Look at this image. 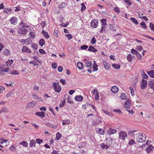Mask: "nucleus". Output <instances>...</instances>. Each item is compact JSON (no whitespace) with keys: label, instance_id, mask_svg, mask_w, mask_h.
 Here are the masks:
<instances>
[{"label":"nucleus","instance_id":"nucleus-1","mask_svg":"<svg viewBox=\"0 0 154 154\" xmlns=\"http://www.w3.org/2000/svg\"><path fill=\"white\" fill-rule=\"evenodd\" d=\"M127 137V133L124 131H121L119 133V137L122 140H125Z\"/></svg>","mask_w":154,"mask_h":154},{"label":"nucleus","instance_id":"nucleus-2","mask_svg":"<svg viewBox=\"0 0 154 154\" xmlns=\"http://www.w3.org/2000/svg\"><path fill=\"white\" fill-rule=\"evenodd\" d=\"M53 87L55 90V91L58 93L60 91L61 89V87L58 83H54Z\"/></svg>","mask_w":154,"mask_h":154},{"label":"nucleus","instance_id":"nucleus-3","mask_svg":"<svg viewBox=\"0 0 154 154\" xmlns=\"http://www.w3.org/2000/svg\"><path fill=\"white\" fill-rule=\"evenodd\" d=\"M98 24V21L96 20H92L91 23V26L93 28H96Z\"/></svg>","mask_w":154,"mask_h":154},{"label":"nucleus","instance_id":"nucleus-4","mask_svg":"<svg viewBox=\"0 0 154 154\" xmlns=\"http://www.w3.org/2000/svg\"><path fill=\"white\" fill-rule=\"evenodd\" d=\"M27 31V30L26 29L19 28L17 32L19 34H25L26 33Z\"/></svg>","mask_w":154,"mask_h":154},{"label":"nucleus","instance_id":"nucleus-5","mask_svg":"<svg viewBox=\"0 0 154 154\" xmlns=\"http://www.w3.org/2000/svg\"><path fill=\"white\" fill-rule=\"evenodd\" d=\"M131 106V103L130 100L128 99V100L125 102L124 105L126 109H129Z\"/></svg>","mask_w":154,"mask_h":154},{"label":"nucleus","instance_id":"nucleus-6","mask_svg":"<svg viewBox=\"0 0 154 154\" xmlns=\"http://www.w3.org/2000/svg\"><path fill=\"white\" fill-rule=\"evenodd\" d=\"M147 82L146 81L142 79L140 87L142 89H145L147 87Z\"/></svg>","mask_w":154,"mask_h":154},{"label":"nucleus","instance_id":"nucleus-7","mask_svg":"<svg viewBox=\"0 0 154 154\" xmlns=\"http://www.w3.org/2000/svg\"><path fill=\"white\" fill-rule=\"evenodd\" d=\"M36 104V103L35 101H32L31 103H28L26 106V108H28L30 107H32Z\"/></svg>","mask_w":154,"mask_h":154},{"label":"nucleus","instance_id":"nucleus-8","mask_svg":"<svg viewBox=\"0 0 154 154\" xmlns=\"http://www.w3.org/2000/svg\"><path fill=\"white\" fill-rule=\"evenodd\" d=\"M22 50L23 52L28 53H31V50L27 47L25 46H24L23 47V48L22 49Z\"/></svg>","mask_w":154,"mask_h":154},{"label":"nucleus","instance_id":"nucleus-9","mask_svg":"<svg viewBox=\"0 0 154 154\" xmlns=\"http://www.w3.org/2000/svg\"><path fill=\"white\" fill-rule=\"evenodd\" d=\"M45 113L44 111L37 112L35 113V114L36 115H37L39 116H40L42 118H44L45 117Z\"/></svg>","mask_w":154,"mask_h":154},{"label":"nucleus","instance_id":"nucleus-10","mask_svg":"<svg viewBox=\"0 0 154 154\" xmlns=\"http://www.w3.org/2000/svg\"><path fill=\"white\" fill-rule=\"evenodd\" d=\"M111 90L112 92L115 93L118 91L119 89L116 86H114L112 87Z\"/></svg>","mask_w":154,"mask_h":154},{"label":"nucleus","instance_id":"nucleus-11","mask_svg":"<svg viewBox=\"0 0 154 154\" xmlns=\"http://www.w3.org/2000/svg\"><path fill=\"white\" fill-rule=\"evenodd\" d=\"M17 19L16 17H12L10 20V21L11 24L15 25L17 23Z\"/></svg>","mask_w":154,"mask_h":154},{"label":"nucleus","instance_id":"nucleus-12","mask_svg":"<svg viewBox=\"0 0 154 154\" xmlns=\"http://www.w3.org/2000/svg\"><path fill=\"white\" fill-rule=\"evenodd\" d=\"M88 51H91L93 52H95L97 51V50L94 47L90 45Z\"/></svg>","mask_w":154,"mask_h":154},{"label":"nucleus","instance_id":"nucleus-13","mask_svg":"<svg viewBox=\"0 0 154 154\" xmlns=\"http://www.w3.org/2000/svg\"><path fill=\"white\" fill-rule=\"evenodd\" d=\"M91 105L88 103H86L85 104H84L82 106V108L83 109L85 110L87 108H91Z\"/></svg>","mask_w":154,"mask_h":154},{"label":"nucleus","instance_id":"nucleus-14","mask_svg":"<svg viewBox=\"0 0 154 154\" xmlns=\"http://www.w3.org/2000/svg\"><path fill=\"white\" fill-rule=\"evenodd\" d=\"M103 64H104V66L105 68L107 69H109L110 67V65L107 63V62L106 61H104L103 62Z\"/></svg>","mask_w":154,"mask_h":154},{"label":"nucleus","instance_id":"nucleus-15","mask_svg":"<svg viewBox=\"0 0 154 154\" xmlns=\"http://www.w3.org/2000/svg\"><path fill=\"white\" fill-rule=\"evenodd\" d=\"M147 73L151 77L154 78V70H152L147 72Z\"/></svg>","mask_w":154,"mask_h":154},{"label":"nucleus","instance_id":"nucleus-16","mask_svg":"<svg viewBox=\"0 0 154 154\" xmlns=\"http://www.w3.org/2000/svg\"><path fill=\"white\" fill-rule=\"evenodd\" d=\"M92 93L94 96H99V93L97 89H95L92 91Z\"/></svg>","mask_w":154,"mask_h":154},{"label":"nucleus","instance_id":"nucleus-17","mask_svg":"<svg viewBox=\"0 0 154 154\" xmlns=\"http://www.w3.org/2000/svg\"><path fill=\"white\" fill-rule=\"evenodd\" d=\"M10 53V51L8 49H6L4 50L3 51L2 54L4 55H5L7 56Z\"/></svg>","mask_w":154,"mask_h":154},{"label":"nucleus","instance_id":"nucleus-18","mask_svg":"<svg viewBox=\"0 0 154 154\" xmlns=\"http://www.w3.org/2000/svg\"><path fill=\"white\" fill-rule=\"evenodd\" d=\"M11 11V9L10 8H5L4 10V12L7 14L10 13Z\"/></svg>","mask_w":154,"mask_h":154},{"label":"nucleus","instance_id":"nucleus-19","mask_svg":"<svg viewBox=\"0 0 154 154\" xmlns=\"http://www.w3.org/2000/svg\"><path fill=\"white\" fill-rule=\"evenodd\" d=\"M97 131L100 134L103 135L104 134V131L103 129L97 128Z\"/></svg>","mask_w":154,"mask_h":154},{"label":"nucleus","instance_id":"nucleus-20","mask_svg":"<svg viewBox=\"0 0 154 154\" xmlns=\"http://www.w3.org/2000/svg\"><path fill=\"white\" fill-rule=\"evenodd\" d=\"M149 86L152 89L154 88V81H150L148 84Z\"/></svg>","mask_w":154,"mask_h":154},{"label":"nucleus","instance_id":"nucleus-21","mask_svg":"<svg viewBox=\"0 0 154 154\" xmlns=\"http://www.w3.org/2000/svg\"><path fill=\"white\" fill-rule=\"evenodd\" d=\"M8 110L6 107H4L0 111V113L4 112H8Z\"/></svg>","mask_w":154,"mask_h":154},{"label":"nucleus","instance_id":"nucleus-22","mask_svg":"<svg viewBox=\"0 0 154 154\" xmlns=\"http://www.w3.org/2000/svg\"><path fill=\"white\" fill-rule=\"evenodd\" d=\"M77 66L79 69H81L83 66V64L80 62H78L77 63Z\"/></svg>","mask_w":154,"mask_h":154},{"label":"nucleus","instance_id":"nucleus-23","mask_svg":"<svg viewBox=\"0 0 154 154\" xmlns=\"http://www.w3.org/2000/svg\"><path fill=\"white\" fill-rule=\"evenodd\" d=\"M66 103V100L64 99L63 101L60 102L59 105V107L62 108L65 105Z\"/></svg>","mask_w":154,"mask_h":154},{"label":"nucleus","instance_id":"nucleus-24","mask_svg":"<svg viewBox=\"0 0 154 154\" xmlns=\"http://www.w3.org/2000/svg\"><path fill=\"white\" fill-rule=\"evenodd\" d=\"M112 66L116 69H119L120 68V66L119 64H112Z\"/></svg>","mask_w":154,"mask_h":154},{"label":"nucleus","instance_id":"nucleus-25","mask_svg":"<svg viewBox=\"0 0 154 154\" xmlns=\"http://www.w3.org/2000/svg\"><path fill=\"white\" fill-rule=\"evenodd\" d=\"M116 131L114 129H110L109 130V134H113L116 133Z\"/></svg>","mask_w":154,"mask_h":154},{"label":"nucleus","instance_id":"nucleus-26","mask_svg":"<svg viewBox=\"0 0 154 154\" xmlns=\"http://www.w3.org/2000/svg\"><path fill=\"white\" fill-rule=\"evenodd\" d=\"M142 76L144 79H147L148 77L147 75L143 72V71H142L141 73Z\"/></svg>","mask_w":154,"mask_h":154},{"label":"nucleus","instance_id":"nucleus-27","mask_svg":"<svg viewBox=\"0 0 154 154\" xmlns=\"http://www.w3.org/2000/svg\"><path fill=\"white\" fill-rule=\"evenodd\" d=\"M146 136H145V138L143 139V137H142L140 138V139H138V140H137V139H136V140L137 142H144V141H145L146 140Z\"/></svg>","mask_w":154,"mask_h":154},{"label":"nucleus","instance_id":"nucleus-28","mask_svg":"<svg viewBox=\"0 0 154 154\" xmlns=\"http://www.w3.org/2000/svg\"><path fill=\"white\" fill-rule=\"evenodd\" d=\"M103 112L109 115V116H113V114L111 112H109L107 110H103Z\"/></svg>","mask_w":154,"mask_h":154},{"label":"nucleus","instance_id":"nucleus-29","mask_svg":"<svg viewBox=\"0 0 154 154\" xmlns=\"http://www.w3.org/2000/svg\"><path fill=\"white\" fill-rule=\"evenodd\" d=\"M36 144V142L35 141L33 140H31L29 143V145L30 146H34Z\"/></svg>","mask_w":154,"mask_h":154},{"label":"nucleus","instance_id":"nucleus-30","mask_svg":"<svg viewBox=\"0 0 154 154\" xmlns=\"http://www.w3.org/2000/svg\"><path fill=\"white\" fill-rule=\"evenodd\" d=\"M31 47L34 50H36L38 48V46L36 44H35L34 43H32Z\"/></svg>","mask_w":154,"mask_h":154},{"label":"nucleus","instance_id":"nucleus-31","mask_svg":"<svg viewBox=\"0 0 154 154\" xmlns=\"http://www.w3.org/2000/svg\"><path fill=\"white\" fill-rule=\"evenodd\" d=\"M46 125L47 126L53 128H55L57 127L56 125H53L49 123H46Z\"/></svg>","mask_w":154,"mask_h":154},{"label":"nucleus","instance_id":"nucleus-32","mask_svg":"<svg viewBox=\"0 0 154 154\" xmlns=\"http://www.w3.org/2000/svg\"><path fill=\"white\" fill-rule=\"evenodd\" d=\"M45 44V42L44 39H41L39 41V44L41 46H42Z\"/></svg>","mask_w":154,"mask_h":154},{"label":"nucleus","instance_id":"nucleus-33","mask_svg":"<svg viewBox=\"0 0 154 154\" xmlns=\"http://www.w3.org/2000/svg\"><path fill=\"white\" fill-rule=\"evenodd\" d=\"M86 66L87 67H90L91 68H92V67H91V66H92V63L90 61H87L85 63Z\"/></svg>","mask_w":154,"mask_h":154},{"label":"nucleus","instance_id":"nucleus-34","mask_svg":"<svg viewBox=\"0 0 154 154\" xmlns=\"http://www.w3.org/2000/svg\"><path fill=\"white\" fill-rule=\"evenodd\" d=\"M153 149V146L151 145L149 146L147 148L146 150L147 152H149L150 150H152Z\"/></svg>","mask_w":154,"mask_h":154},{"label":"nucleus","instance_id":"nucleus-35","mask_svg":"<svg viewBox=\"0 0 154 154\" xmlns=\"http://www.w3.org/2000/svg\"><path fill=\"white\" fill-rule=\"evenodd\" d=\"M61 134L59 132L57 133L56 136V139L57 140H59L61 137Z\"/></svg>","mask_w":154,"mask_h":154},{"label":"nucleus","instance_id":"nucleus-36","mask_svg":"<svg viewBox=\"0 0 154 154\" xmlns=\"http://www.w3.org/2000/svg\"><path fill=\"white\" fill-rule=\"evenodd\" d=\"M75 99L77 101H81L83 100V97H75Z\"/></svg>","mask_w":154,"mask_h":154},{"label":"nucleus","instance_id":"nucleus-37","mask_svg":"<svg viewBox=\"0 0 154 154\" xmlns=\"http://www.w3.org/2000/svg\"><path fill=\"white\" fill-rule=\"evenodd\" d=\"M13 62V61L12 60H9L8 61H6V64L8 66L10 65Z\"/></svg>","mask_w":154,"mask_h":154},{"label":"nucleus","instance_id":"nucleus-38","mask_svg":"<svg viewBox=\"0 0 154 154\" xmlns=\"http://www.w3.org/2000/svg\"><path fill=\"white\" fill-rule=\"evenodd\" d=\"M100 21L101 23H102V26H105V25L107 24L106 23V19H102L100 20Z\"/></svg>","mask_w":154,"mask_h":154},{"label":"nucleus","instance_id":"nucleus-39","mask_svg":"<svg viewBox=\"0 0 154 154\" xmlns=\"http://www.w3.org/2000/svg\"><path fill=\"white\" fill-rule=\"evenodd\" d=\"M131 53L133 54H135L136 55L137 54V53H138L137 50H135L133 48L131 49Z\"/></svg>","mask_w":154,"mask_h":154},{"label":"nucleus","instance_id":"nucleus-40","mask_svg":"<svg viewBox=\"0 0 154 154\" xmlns=\"http://www.w3.org/2000/svg\"><path fill=\"white\" fill-rule=\"evenodd\" d=\"M20 144L22 145L25 147H27L28 146V143L25 141H23L22 142L20 143Z\"/></svg>","mask_w":154,"mask_h":154},{"label":"nucleus","instance_id":"nucleus-41","mask_svg":"<svg viewBox=\"0 0 154 154\" xmlns=\"http://www.w3.org/2000/svg\"><path fill=\"white\" fill-rule=\"evenodd\" d=\"M130 20H131L136 24H137L139 23L137 20H136L135 18L131 17L130 18Z\"/></svg>","mask_w":154,"mask_h":154},{"label":"nucleus","instance_id":"nucleus-42","mask_svg":"<svg viewBox=\"0 0 154 154\" xmlns=\"http://www.w3.org/2000/svg\"><path fill=\"white\" fill-rule=\"evenodd\" d=\"M101 119L100 118H98L97 119L96 121L94 123L96 125H97L99 124L101 122Z\"/></svg>","mask_w":154,"mask_h":154},{"label":"nucleus","instance_id":"nucleus-43","mask_svg":"<svg viewBox=\"0 0 154 154\" xmlns=\"http://www.w3.org/2000/svg\"><path fill=\"white\" fill-rule=\"evenodd\" d=\"M70 120H64L63 121V125L68 124L70 123Z\"/></svg>","mask_w":154,"mask_h":154},{"label":"nucleus","instance_id":"nucleus-44","mask_svg":"<svg viewBox=\"0 0 154 154\" xmlns=\"http://www.w3.org/2000/svg\"><path fill=\"white\" fill-rule=\"evenodd\" d=\"M65 3L64 2H63L60 4L59 5V7L60 8H63L65 7Z\"/></svg>","mask_w":154,"mask_h":154},{"label":"nucleus","instance_id":"nucleus-45","mask_svg":"<svg viewBox=\"0 0 154 154\" xmlns=\"http://www.w3.org/2000/svg\"><path fill=\"white\" fill-rule=\"evenodd\" d=\"M127 59L129 62H131L132 61V59L131 57V54H129L127 55Z\"/></svg>","mask_w":154,"mask_h":154},{"label":"nucleus","instance_id":"nucleus-46","mask_svg":"<svg viewBox=\"0 0 154 154\" xmlns=\"http://www.w3.org/2000/svg\"><path fill=\"white\" fill-rule=\"evenodd\" d=\"M81 11H84L86 8V7L84 5V3H82L81 4Z\"/></svg>","mask_w":154,"mask_h":154},{"label":"nucleus","instance_id":"nucleus-47","mask_svg":"<svg viewBox=\"0 0 154 154\" xmlns=\"http://www.w3.org/2000/svg\"><path fill=\"white\" fill-rule=\"evenodd\" d=\"M96 41V40L95 38L93 37L91 41V43L92 45H93L95 43Z\"/></svg>","mask_w":154,"mask_h":154},{"label":"nucleus","instance_id":"nucleus-48","mask_svg":"<svg viewBox=\"0 0 154 154\" xmlns=\"http://www.w3.org/2000/svg\"><path fill=\"white\" fill-rule=\"evenodd\" d=\"M88 48V46L86 45H83L81 47V49L82 50H86Z\"/></svg>","mask_w":154,"mask_h":154},{"label":"nucleus","instance_id":"nucleus-49","mask_svg":"<svg viewBox=\"0 0 154 154\" xmlns=\"http://www.w3.org/2000/svg\"><path fill=\"white\" fill-rule=\"evenodd\" d=\"M11 73V74L14 75L19 74V73L17 70H12Z\"/></svg>","mask_w":154,"mask_h":154},{"label":"nucleus","instance_id":"nucleus-50","mask_svg":"<svg viewBox=\"0 0 154 154\" xmlns=\"http://www.w3.org/2000/svg\"><path fill=\"white\" fill-rule=\"evenodd\" d=\"M140 25L142 27L145 29L147 28L146 27V25L144 22H142L140 23Z\"/></svg>","mask_w":154,"mask_h":154},{"label":"nucleus","instance_id":"nucleus-51","mask_svg":"<svg viewBox=\"0 0 154 154\" xmlns=\"http://www.w3.org/2000/svg\"><path fill=\"white\" fill-rule=\"evenodd\" d=\"M62 23L61 24V26L63 27H66L69 24V22L67 21L66 23L65 24L64 23L61 22Z\"/></svg>","mask_w":154,"mask_h":154},{"label":"nucleus","instance_id":"nucleus-52","mask_svg":"<svg viewBox=\"0 0 154 154\" xmlns=\"http://www.w3.org/2000/svg\"><path fill=\"white\" fill-rule=\"evenodd\" d=\"M113 111L118 113L119 114H121L122 113L121 111L119 109H114L113 110Z\"/></svg>","mask_w":154,"mask_h":154},{"label":"nucleus","instance_id":"nucleus-53","mask_svg":"<svg viewBox=\"0 0 154 154\" xmlns=\"http://www.w3.org/2000/svg\"><path fill=\"white\" fill-rule=\"evenodd\" d=\"M138 59L141 60L142 58V56L139 53H137V54L136 55Z\"/></svg>","mask_w":154,"mask_h":154},{"label":"nucleus","instance_id":"nucleus-54","mask_svg":"<svg viewBox=\"0 0 154 154\" xmlns=\"http://www.w3.org/2000/svg\"><path fill=\"white\" fill-rule=\"evenodd\" d=\"M67 102L70 104H72L73 103L72 100L71 99V97H69L68 98Z\"/></svg>","mask_w":154,"mask_h":154},{"label":"nucleus","instance_id":"nucleus-55","mask_svg":"<svg viewBox=\"0 0 154 154\" xmlns=\"http://www.w3.org/2000/svg\"><path fill=\"white\" fill-rule=\"evenodd\" d=\"M135 143V141L133 139H131L129 141L128 144L131 145Z\"/></svg>","mask_w":154,"mask_h":154},{"label":"nucleus","instance_id":"nucleus-56","mask_svg":"<svg viewBox=\"0 0 154 154\" xmlns=\"http://www.w3.org/2000/svg\"><path fill=\"white\" fill-rule=\"evenodd\" d=\"M114 10L117 13H119L120 12V10H119V8L118 7H115L114 8Z\"/></svg>","mask_w":154,"mask_h":154},{"label":"nucleus","instance_id":"nucleus-57","mask_svg":"<svg viewBox=\"0 0 154 154\" xmlns=\"http://www.w3.org/2000/svg\"><path fill=\"white\" fill-rule=\"evenodd\" d=\"M29 63L32 64L34 65V66H38V64L37 62L35 61H30L29 62Z\"/></svg>","mask_w":154,"mask_h":154},{"label":"nucleus","instance_id":"nucleus-58","mask_svg":"<svg viewBox=\"0 0 154 154\" xmlns=\"http://www.w3.org/2000/svg\"><path fill=\"white\" fill-rule=\"evenodd\" d=\"M29 35H30V38H35L34 32H30Z\"/></svg>","mask_w":154,"mask_h":154},{"label":"nucleus","instance_id":"nucleus-59","mask_svg":"<svg viewBox=\"0 0 154 154\" xmlns=\"http://www.w3.org/2000/svg\"><path fill=\"white\" fill-rule=\"evenodd\" d=\"M149 27L151 28V29L154 31V25L152 23H150Z\"/></svg>","mask_w":154,"mask_h":154},{"label":"nucleus","instance_id":"nucleus-60","mask_svg":"<svg viewBox=\"0 0 154 154\" xmlns=\"http://www.w3.org/2000/svg\"><path fill=\"white\" fill-rule=\"evenodd\" d=\"M36 141L39 144L43 142V141L42 139L38 138L36 139Z\"/></svg>","mask_w":154,"mask_h":154},{"label":"nucleus","instance_id":"nucleus-61","mask_svg":"<svg viewBox=\"0 0 154 154\" xmlns=\"http://www.w3.org/2000/svg\"><path fill=\"white\" fill-rule=\"evenodd\" d=\"M136 49L139 51H141L143 49L141 45L137 46Z\"/></svg>","mask_w":154,"mask_h":154},{"label":"nucleus","instance_id":"nucleus-62","mask_svg":"<svg viewBox=\"0 0 154 154\" xmlns=\"http://www.w3.org/2000/svg\"><path fill=\"white\" fill-rule=\"evenodd\" d=\"M13 92L14 91L13 90H12L10 92H9L7 94L6 96H11L13 94Z\"/></svg>","mask_w":154,"mask_h":154},{"label":"nucleus","instance_id":"nucleus-63","mask_svg":"<svg viewBox=\"0 0 154 154\" xmlns=\"http://www.w3.org/2000/svg\"><path fill=\"white\" fill-rule=\"evenodd\" d=\"M57 65L56 63H54L52 64V66L53 68L55 69L57 68Z\"/></svg>","mask_w":154,"mask_h":154},{"label":"nucleus","instance_id":"nucleus-64","mask_svg":"<svg viewBox=\"0 0 154 154\" xmlns=\"http://www.w3.org/2000/svg\"><path fill=\"white\" fill-rule=\"evenodd\" d=\"M60 82L63 85H64L66 83V82L65 80L61 79L60 80Z\"/></svg>","mask_w":154,"mask_h":154}]
</instances>
